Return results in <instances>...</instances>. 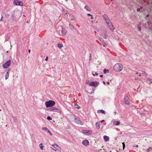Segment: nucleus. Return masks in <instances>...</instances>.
<instances>
[{
	"label": "nucleus",
	"instance_id": "obj_50",
	"mask_svg": "<svg viewBox=\"0 0 152 152\" xmlns=\"http://www.w3.org/2000/svg\"><path fill=\"white\" fill-rule=\"evenodd\" d=\"M68 0H65V1H68Z\"/></svg>",
	"mask_w": 152,
	"mask_h": 152
},
{
	"label": "nucleus",
	"instance_id": "obj_25",
	"mask_svg": "<svg viewBox=\"0 0 152 152\" xmlns=\"http://www.w3.org/2000/svg\"><path fill=\"white\" fill-rule=\"evenodd\" d=\"M42 130L45 131H48V129L46 127H43L42 128Z\"/></svg>",
	"mask_w": 152,
	"mask_h": 152
},
{
	"label": "nucleus",
	"instance_id": "obj_28",
	"mask_svg": "<svg viewBox=\"0 0 152 152\" xmlns=\"http://www.w3.org/2000/svg\"><path fill=\"white\" fill-rule=\"evenodd\" d=\"M47 118L48 120H52V118L51 117H50V116H48L47 117Z\"/></svg>",
	"mask_w": 152,
	"mask_h": 152
},
{
	"label": "nucleus",
	"instance_id": "obj_41",
	"mask_svg": "<svg viewBox=\"0 0 152 152\" xmlns=\"http://www.w3.org/2000/svg\"><path fill=\"white\" fill-rule=\"evenodd\" d=\"M100 77H103V75H100Z\"/></svg>",
	"mask_w": 152,
	"mask_h": 152
},
{
	"label": "nucleus",
	"instance_id": "obj_33",
	"mask_svg": "<svg viewBox=\"0 0 152 152\" xmlns=\"http://www.w3.org/2000/svg\"><path fill=\"white\" fill-rule=\"evenodd\" d=\"M90 55V58L89 60H91V53L89 54Z\"/></svg>",
	"mask_w": 152,
	"mask_h": 152
},
{
	"label": "nucleus",
	"instance_id": "obj_29",
	"mask_svg": "<svg viewBox=\"0 0 152 152\" xmlns=\"http://www.w3.org/2000/svg\"><path fill=\"white\" fill-rule=\"evenodd\" d=\"M122 144H123V149H124L125 148V146L124 142H123L122 143Z\"/></svg>",
	"mask_w": 152,
	"mask_h": 152
},
{
	"label": "nucleus",
	"instance_id": "obj_51",
	"mask_svg": "<svg viewBox=\"0 0 152 152\" xmlns=\"http://www.w3.org/2000/svg\"><path fill=\"white\" fill-rule=\"evenodd\" d=\"M77 105V104H75V105Z\"/></svg>",
	"mask_w": 152,
	"mask_h": 152
},
{
	"label": "nucleus",
	"instance_id": "obj_24",
	"mask_svg": "<svg viewBox=\"0 0 152 152\" xmlns=\"http://www.w3.org/2000/svg\"><path fill=\"white\" fill-rule=\"evenodd\" d=\"M103 37L105 39H107V34H104L102 35Z\"/></svg>",
	"mask_w": 152,
	"mask_h": 152
},
{
	"label": "nucleus",
	"instance_id": "obj_6",
	"mask_svg": "<svg viewBox=\"0 0 152 152\" xmlns=\"http://www.w3.org/2000/svg\"><path fill=\"white\" fill-rule=\"evenodd\" d=\"M14 3L16 5H20L22 6L23 3L22 1H19L18 0H14Z\"/></svg>",
	"mask_w": 152,
	"mask_h": 152
},
{
	"label": "nucleus",
	"instance_id": "obj_36",
	"mask_svg": "<svg viewBox=\"0 0 152 152\" xmlns=\"http://www.w3.org/2000/svg\"><path fill=\"white\" fill-rule=\"evenodd\" d=\"M48 56L46 57V58L45 59V60L47 61L48 60Z\"/></svg>",
	"mask_w": 152,
	"mask_h": 152
},
{
	"label": "nucleus",
	"instance_id": "obj_35",
	"mask_svg": "<svg viewBox=\"0 0 152 152\" xmlns=\"http://www.w3.org/2000/svg\"><path fill=\"white\" fill-rule=\"evenodd\" d=\"M140 8H138L137 9V11H139L140 10Z\"/></svg>",
	"mask_w": 152,
	"mask_h": 152
},
{
	"label": "nucleus",
	"instance_id": "obj_4",
	"mask_svg": "<svg viewBox=\"0 0 152 152\" xmlns=\"http://www.w3.org/2000/svg\"><path fill=\"white\" fill-rule=\"evenodd\" d=\"M11 64L10 60H9L7 61L4 64L2 65L3 67L4 68H8Z\"/></svg>",
	"mask_w": 152,
	"mask_h": 152
},
{
	"label": "nucleus",
	"instance_id": "obj_54",
	"mask_svg": "<svg viewBox=\"0 0 152 152\" xmlns=\"http://www.w3.org/2000/svg\"><path fill=\"white\" fill-rule=\"evenodd\" d=\"M148 23H149V22H148Z\"/></svg>",
	"mask_w": 152,
	"mask_h": 152
},
{
	"label": "nucleus",
	"instance_id": "obj_2",
	"mask_svg": "<svg viewBox=\"0 0 152 152\" xmlns=\"http://www.w3.org/2000/svg\"><path fill=\"white\" fill-rule=\"evenodd\" d=\"M55 103L54 101L50 100L48 102L47 101L45 102V104L46 107H52L55 104Z\"/></svg>",
	"mask_w": 152,
	"mask_h": 152
},
{
	"label": "nucleus",
	"instance_id": "obj_22",
	"mask_svg": "<svg viewBox=\"0 0 152 152\" xmlns=\"http://www.w3.org/2000/svg\"><path fill=\"white\" fill-rule=\"evenodd\" d=\"M152 150V148L151 147H149V148L147 149V150H146V152H149Z\"/></svg>",
	"mask_w": 152,
	"mask_h": 152
},
{
	"label": "nucleus",
	"instance_id": "obj_53",
	"mask_svg": "<svg viewBox=\"0 0 152 152\" xmlns=\"http://www.w3.org/2000/svg\"><path fill=\"white\" fill-rule=\"evenodd\" d=\"M138 146V145H137L136 146V147H137Z\"/></svg>",
	"mask_w": 152,
	"mask_h": 152
},
{
	"label": "nucleus",
	"instance_id": "obj_8",
	"mask_svg": "<svg viewBox=\"0 0 152 152\" xmlns=\"http://www.w3.org/2000/svg\"><path fill=\"white\" fill-rule=\"evenodd\" d=\"M103 17L106 23L108 22H110V20L109 19V18L108 16L107 15H103Z\"/></svg>",
	"mask_w": 152,
	"mask_h": 152
},
{
	"label": "nucleus",
	"instance_id": "obj_42",
	"mask_svg": "<svg viewBox=\"0 0 152 152\" xmlns=\"http://www.w3.org/2000/svg\"><path fill=\"white\" fill-rule=\"evenodd\" d=\"M30 51H31V50H28V53H30Z\"/></svg>",
	"mask_w": 152,
	"mask_h": 152
},
{
	"label": "nucleus",
	"instance_id": "obj_39",
	"mask_svg": "<svg viewBox=\"0 0 152 152\" xmlns=\"http://www.w3.org/2000/svg\"><path fill=\"white\" fill-rule=\"evenodd\" d=\"M77 107V109H79L80 108V106H78L77 107Z\"/></svg>",
	"mask_w": 152,
	"mask_h": 152
},
{
	"label": "nucleus",
	"instance_id": "obj_15",
	"mask_svg": "<svg viewBox=\"0 0 152 152\" xmlns=\"http://www.w3.org/2000/svg\"><path fill=\"white\" fill-rule=\"evenodd\" d=\"M85 9H86L88 11H90L91 10V9L89 6L88 5H86L84 7Z\"/></svg>",
	"mask_w": 152,
	"mask_h": 152
},
{
	"label": "nucleus",
	"instance_id": "obj_32",
	"mask_svg": "<svg viewBox=\"0 0 152 152\" xmlns=\"http://www.w3.org/2000/svg\"><path fill=\"white\" fill-rule=\"evenodd\" d=\"M89 81L88 80H87L86 81V84H88L89 83Z\"/></svg>",
	"mask_w": 152,
	"mask_h": 152
},
{
	"label": "nucleus",
	"instance_id": "obj_31",
	"mask_svg": "<svg viewBox=\"0 0 152 152\" xmlns=\"http://www.w3.org/2000/svg\"><path fill=\"white\" fill-rule=\"evenodd\" d=\"M52 136V134L51 133V132H50V131L49 130H48L47 131Z\"/></svg>",
	"mask_w": 152,
	"mask_h": 152
},
{
	"label": "nucleus",
	"instance_id": "obj_55",
	"mask_svg": "<svg viewBox=\"0 0 152 152\" xmlns=\"http://www.w3.org/2000/svg\"><path fill=\"white\" fill-rule=\"evenodd\" d=\"M111 1H112V0H110Z\"/></svg>",
	"mask_w": 152,
	"mask_h": 152
},
{
	"label": "nucleus",
	"instance_id": "obj_12",
	"mask_svg": "<svg viewBox=\"0 0 152 152\" xmlns=\"http://www.w3.org/2000/svg\"><path fill=\"white\" fill-rule=\"evenodd\" d=\"M66 33V31L65 29L62 28L61 30V34L62 36L65 35Z\"/></svg>",
	"mask_w": 152,
	"mask_h": 152
},
{
	"label": "nucleus",
	"instance_id": "obj_38",
	"mask_svg": "<svg viewBox=\"0 0 152 152\" xmlns=\"http://www.w3.org/2000/svg\"><path fill=\"white\" fill-rule=\"evenodd\" d=\"M149 81L151 83H152V79L150 80Z\"/></svg>",
	"mask_w": 152,
	"mask_h": 152
},
{
	"label": "nucleus",
	"instance_id": "obj_18",
	"mask_svg": "<svg viewBox=\"0 0 152 152\" xmlns=\"http://www.w3.org/2000/svg\"><path fill=\"white\" fill-rule=\"evenodd\" d=\"M9 73L8 72H7V73L5 75V79L6 80H7L9 78Z\"/></svg>",
	"mask_w": 152,
	"mask_h": 152
},
{
	"label": "nucleus",
	"instance_id": "obj_27",
	"mask_svg": "<svg viewBox=\"0 0 152 152\" xmlns=\"http://www.w3.org/2000/svg\"><path fill=\"white\" fill-rule=\"evenodd\" d=\"M100 111L101 113H102L104 114H106L104 110H100Z\"/></svg>",
	"mask_w": 152,
	"mask_h": 152
},
{
	"label": "nucleus",
	"instance_id": "obj_11",
	"mask_svg": "<svg viewBox=\"0 0 152 152\" xmlns=\"http://www.w3.org/2000/svg\"><path fill=\"white\" fill-rule=\"evenodd\" d=\"M124 99L125 103L126 104L129 105V104L130 102L128 101V97L125 96Z\"/></svg>",
	"mask_w": 152,
	"mask_h": 152
},
{
	"label": "nucleus",
	"instance_id": "obj_34",
	"mask_svg": "<svg viewBox=\"0 0 152 152\" xmlns=\"http://www.w3.org/2000/svg\"><path fill=\"white\" fill-rule=\"evenodd\" d=\"M138 28L139 30L140 31H141V27L140 26H138Z\"/></svg>",
	"mask_w": 152,
	"mask_h": 152
},
{
	"label": "nucleus",
	"instance_id": "obj_52",
	"mask_svg": "<svg viewBox=\"0 0 152 152\" xmlns=\"http://www.w3.org/2000/svg\"><path fill=\"white\" fill-rule=\"evenodd\" d=\"M99 111V110H98V111H97V113H99V112H98V111Z\"/></svg>",
	"mask_w": 152,
	"mask_h": 152
},
{
	"label": "nucleus",
	"instance_id": "obj_9",
	"mask_svg": "<svg viewBox=\"0 0 152 152\" xmlns=\"http://www.w3.org/2000/svg\"><path fill=\"white\" fill-rule=\"evenodd\" d=\"M74 121L77 124H80V125H83V123L80 121L79 119L75 118L74 119Z\"/></svg>",
	"mask_w": 152,
	"mask_h": 152
},
{
	"label": "nucleus",
	"instance_id": "obj_44",
	"mask_svg": "<svg viewBox=\"0 0 152 152\" xmlns=\"http://www.w3.org/2000/svg\"><path fill=\"white\" fill-rule=\"evenodd\" d=\"M51 148L53 149V150H55V151H56V149H53V148Z\"/></svg>",
	"mask_w": 152,
	"mask_h": 152
},
{
	"label": "nucleus",
	"instance_id": "obj_16",
	"mask_svg": "<svg viewBox=\"0 0 152 152\" xmlns=\"http://www.w3.org/2000/svg\"><path fill=\"white\" fill-rule=\"evenodd\" d=\"M96 127L98 129L100 128V124L99 122H97L96 124Z\"/></svg>",
	"mask_w": 152,
	"mask_h": 152
},
{
	"label": "nucleus",
	"instance_id": "obj_10",
	"mask_svg": "<svg viewBox=\"0 0 152 152\" xmlns=\"http://www.w3.org/2000/svg\"><path fill=\"white\" fill-rule=\"evenodd\" d=\"M89 142L87 140H84L82 142V144L86 146L89 145Z\"/></svg>",
	"mask_w": 152,
	"mask_h": 152
},
{
	"label": "nucleus",
	"instance_id": "obj_46",
	"mask_svg": "<svg viewBox=\"0 0 152 152\" xmlns=\"http://www.w3.org/2000/svg\"><path fill=\"white\" fill-rule=\"evenodd\" d=\"M3 18V17L2 16V17H1V20H0V21H2V19Z\"/></svg>",
	"mask_w": 152,
	"mask_h": 152
},
{
	"label": "nucleus",
	"instance_id": "obj_48",
	"mask_svg": "<svg viewBox=\"0 0 152 152\" xmlns=\"http://www.w3.org/2000/svg\"><path fill=\"white\" fill-rule=\"evenodd\" d=\"M149 16V15L148 14L146 16V17H148Z\"/></svg>",
	"mask_w": 152,
	"mask_h": 152
},
{
	"label": "nucleus",
	"instance_id": "obj_20",
	"mask_svg": "<svg viewBox=\"0 0 152 152\" xmlns=\"http://www.w3.org/2000/svg\"><path fill=\"white\" fill-rule=\"evenodd\" d=\"M58 46L59 48H61L63 47V45L62 44L58 43Z\"/></svg>",
	"mask_w": 152,
	"mask_h": 152
},
{
	"label": "nucleus",
	"instance_id": "obj_17",
	"mask_svg": "<svg viewBox=\"0 0 152 152\" xmlns=\"http://www.w3.org/2000/svg\"><path fill=\"white\" fill-rule=\"evenodd\" d=\"M58 110V109L57 108L54 107H52L50 108L49 109V110L51 111H55V110Z\"/></svg>",
	"mask_w": 152,
	"mask_h": 152
},
{
	"label": "nucleus",
	"instance_id": "obj_49",
	"mask_svg": "<svg viewBox=\"0 0 152 152\" xmlns=\"http://www.w3.org/2000/svg\"><path fill=\"white\" fill-rule=\"evenodd\" d=\"M103 83H104V84H105V82H104V81H103Z\"/></svg>",
	"mask_w": 152,
	"mask_h": 152
},
{
	"label": "nucleus",
	"instance_id": "obj_40",
	"mask_svg": "<svg viewBox=\"0 0 152 152\" xmlns=\"http://www.w3.org/2000/svg\"><path fill=\"white\" fill-rule=\"evenodd\" d=\"M104 120H102V121H101V123H102V122H103L104 121Z\"/></svg>",
	"mask_w": 152,
	"mask_h": 152
},
{
	"label": "nucleus",
	"instance_id": "obj_47",
	"mask_svg": "<svg viewBox=\"0 0 152 152\" xmlns=\"http://www.w3.org/2000/svg\"><path fill=\"white\" fill-rule=\"evenodd\" d=\"M93 16H92V17H91V19H93Z\"/></svg>",
	"mask_w": 152,
	"mask_h": 152
},
{
	"label": "nucleus",
	"instance_id": "obj_3",
	"mask_svg": "<svg viewBox=\"0 0 152 152\" xmlns=\"http://www.w3.org/2000/svg\"><path fill=\"white\" fill-rule=\"evenodd\" d=\"M106 23L109 29L112 31H113L115 28L110 21V22H108Z\"/></svg>",
	"mask_w": 152,
	"mask_h": 152
},
{
	"label": "nucleus",
	"instance_id": "obj_23",
	"mask_svg": "<svg viewBox=\"0 0 152 152\" xmlns=\"http://www.w3.org/2000/svg\"><path fill=\"white\" fill-rule=\"evenodd\" d=\"M39 145L40 148H41L42 150L43 149V147H44V146L42 145V144L40 143L39 144Z\"/></svg>",
	"mask_w": 152,
	"mask_h": 152
},
{
	"label": "nucleus",
	"instance_id": "obj_30",
	"mask_svg": "<svg viewBox=\"0 0 152 152\" xmlns=\"http://www.w3.org/2000/svg\"><path fill=\"white\" fill-rule=\"evenodd\" d=\"M93 75L94 76H95V75H98V73H97L96 72H95V74H94V73H93Z\"/></svg>",
	"mask_w": 152,
	"mask_h": 152
},
{
	"label": "nucleus",
	"instance_id": "obj_13",
	"mask_svg": "<svg viewBox=\"0 0 152 152\" xmlns=\"http://www.w3.org/2000/svg\"><path fill=\"white\" fill-rule=\"evenodd\" d=\"M52 145L53 147L56 149L58 150L59 148H61L59 146L56 144H54Z\"/></svg>",
	"mask_w": 152,
	"mask_h": 152
},
{
	"label": "nucleus",
	"instance_id": "obj_14",
	"mask_svg": "<svg viewBox=\"0 0 152 152\" xmlns=\"http://www.w3.org/2000/svg\"><path fill=\"white\" fill-rule=\"evenodd\" d=\"M104 139L106 142H107L109 140V137L106 135H105L104 136Z\"/></svg>",
	"mask_w": 152,
	"mask_h": 152
},
{
	"label": "nucleus",
	"instance_id": "obj_19",
	"mask_svg": "<svg viewBox=\"0 0 152 152\" xmlns=\"http://www.w3.org/2000/svg\"><path fill=\"white\" fill-rule=\"evenodd\" d=\"M113 123L115 125L118 126L120 124V122L119 121H114Z\"/></svg>",
	"mask_w": 152,
	"mask_h": 152
},
{
	"label": "nucleus",
	"instance_id": "obj_21",
	"mask_svg": "<svg viewBox=\"0 0 152 152\" xmlns=\"http://www.w3.org/2000/svg\"><path fill=\"white\" fill-rule=\"evenodd\" d=\"M103 72L104 73H107L109 72V70L105 69L104 70Z\"/></svg>",
	"mask_w": 152,
	"mask_h": 152
},
{
	"label": "nucleus",
	"instance_id": "obj_37",
	"mask_svg": "<svg viewBox=\"0 0 152 152\" xmlns=\"http://www.w3.org/2000/svg\"><path fill=\"white\" fill-rule=\"evenodd\" d=\"M87 15H88V16H91V17H92V15H91V14H87Z\"/></svg>",
	"mask_w": 152,
	"mask_h": 152
},
{
	"label": "nucleus",
	"instance_id": "obj_1",
	"mask_svg": "<svg viewBox=\"0 0 152 152\" xmlns=\"http://www.w3.org/2000/svg\"><path fill=\"white\" fill-rule=\"evenodd\" d=\"M123 68L122 65L120 64H116L114 66L115 70L116 72H120L122 70Z\"/></svg>",
	"mask_w": 152,
	"mask_h": 152
},
{
	"label": "nucleus",
	"instance_id": "obj_26",
	"mask_svg": "<svg viewBox=\"0 0 152 152\" xmlns=\"http://www.w3.org/2000/svg\"><path fill=\"white\" fill-rule=\"evenodd\" d=\"M102 44L104 47H106L107 46V44L104 42H102Z\"/></svg>",
	"mask_w": 152,
	"mask_h": 152
},
{
	"label": "nucleus",
	"instance_id": "obj_5",
	"mask_svg": "<svg viewBox=\"0 0 152 152\" xmlns=\"http://www.w3.org/2000/svg\"><path fill=\"white\" fill-rule=\"evenodd\" d=\"M99 84V82L98 81H93L90 82L89 84V85L90 86L96 87L98 86Z\"/></svg>",
	"mask_w": 152,
	"mask_h": 152
},
{
	"label": "nucleus",
	"instance_id": "obj_45",
	"mask_svg": "<svg viewBox=\"0 0 152 152\" xmlns=\"http://www.w3.org/2000/svg\"><path fill=\"white\" fill-rule=\"evenodd\" d=\"M114 114H115V115H116V112H115L114 113Z\"/></svg>",
	"mask_w": 152,
	"mask_h": 152
},
{
	"label": "nucleus",
	"instance_id": "obj_7",
	"mask_svg": "<svg viewBox=\"0 0 152 152\" xmlns=\"http://www.w3.org/2000/svg\"><path fill=\"white\" fill-rule=\"evenodd\" d=\"M82 132L83 133L86 134H89L90 135H91L92 134V131L91 130H82Z\"/></svg>",
	"mask_w": 152,
	"mask_h": 152
},
{
	"label": "nucleus",
	"instance_id": "obj_43",
	"mask_svg": "<svg viewBox=\"0 0 152 152\" xmlns=\"http://www.w3.org/2000/svg\"><path fill=\"white\" fill-rule=\"evenodd\" d=\"M107 84L109 85V84L110 83L109 82H107Z\"/></svg>",
	"mask_w": 152,
	"mask_h": 152
}]
</instances>
